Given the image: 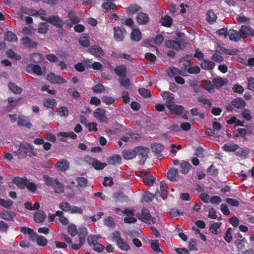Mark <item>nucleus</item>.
I'll list each match as a JSON object with an SVG mask.
<instances>
[{"label":"nucleus","mask_w":254,"mask_h":254,"mask_svg":"<svg viewBox=\"0 0 254 254\" xmlns=\"http://www.w3.org/2000/svg\"><path fill=\"white\" fill-rule=\"evenodd\" d=\"M155 178L153 176H148L143 179V183L148 186H152L155 182Z\"/></svg>","instance_id":"obj_55"},{"label":"nucleus","mask_w":254,"mask_h":254,"mask_svg":"<svg viewBox=\"0 0 254 254\" xmlns=\"http://www.w3.org/2000/svg\"><path fill=\"white\" fill-rule=\"evenodd\" d=\"M31 150L32 147L30 144L23 141L20 144L18 150L15 151L14 153L17 156L18 159H22L25 158L27 156V153Z\"/></svg>","instance_id":"obj_2"},{"label":"nucleus","mask_w":254,"mask_h":254,"mask_svg":"<svg viewBox=\"0 0 254 254\" xmlns=\"http://www.w3.org/2000/svg\"><path fill=\"white\" fill-rule=\"evenodd\" d=\"M231 103L232 106L239 109H244L246 106V102L241 97H237L233 99Z\"/></svg>","instance_id":"obj_13"},{"label":"nucleus","mask_w":254,"mask_h":254,"mask_svg":"<svg viewBox=\"0 0 254 254\" xmlns=\"http://www.w3.org/2000/svg\"><path fill=\"white\" fill-rule=\"evenodd\" d=\"M250 153V150L248 148H240L236 152V155L240 157L247 158Z\"/></svg>","instance_id":"obj_48"},{"label":"nucleus","mask_w":254,"mask_h":254,"mask_svg":"<svg viewBox=\"0 0 254 254\" xmlns=\"http://www.w3.org/2000/svg\"><path fill=\"white\" fill-rule=\"evenodd\" d=\"M67 92L69 95L75 100H79L81 98L80 94L75 88H68L67 90Z\"/></svg>","instance_id":"obj_41"},{"label":"nucleus","mask_w":254,"mask_h":254,"mask_svg":"<svg viewBox=\"0 0 254 254\" xmlns=\"http://www.w3.org/2000/svg\"><path fill=\"white\" fill-rule=\"evenodd\" d=\"M114 32L115 40L118 42L122 41L124 39V35L127 33L125 29L119 26L114 27Z\"/></svg>","instance_id":"obj_7"},{"label":"nucleus","mask_w":254,"mask_h":254,"mask_svg":"<svg viewBox=\"0 0 254 254\" xmlns=\"http://www.w3.org/2000/svg\"><path fill=\"white\" fill-rule=\"evenodd\" d=\"M18 38L16 35L10 31H7L5 34L4 40L8 42L17 41Z\"/></svg>","instance_id":"obj_39"},{"label":"nucleus","mask_w":254,"mask_h":254,"mask_svg":"<svg viewBox=\"0 0 254 254\" xmlns=\"http://www.w3.org/2000/svg\"><path fill=\"white\" fill-rule=\"evenodd\" d=\"M43 178L44 181L45 182L46 185L49 187L51 186L53 187L56 183V182L58 181L57 178L51 177L47 175H44Z\"/></svg>","instance_id":"obj_36"},{"label":"nucleus","mask_w":254,"mask_h":254,"mask_svg":"<svg viewBox=\"0 0 254 254\" xmlns=\"http://www.w3.org/2000/svg\"><path fill=\"white\" fill-rule=\"evenodd\" d=\"M239 34L242 39H245L249 36L254 37V30L250 26L243 25L239 30Z\"/></svg>","instance_id":"obj_3"},{"label":"nucleus","mask_w":254,"mask_h":254,"mask_svg":"<svg viewBox=\"0 0 254 254\" xmlns=\"http://www.w3.org/2000/svg\"><path fill=\"white\" fill-rule=\"evenodd\" d=\"M245 238H243V239L237 240L236 241V244L238 246L239 249L241 251L243 254H250V251H243L244 248H245V245L244 244V243L245 242Z\"/></svg>","instance_id":"obj_42"},{"label":"nucleus","mask_w":254,"mask_h":254,"mask_svg":"<svg viewBox=\"0 0 254 254\" xmlns=\"http://www.w3.org/2000/svg\"><path fill=\"white\" fill-rule=\"evenodd\" d=\"M44 59V56L41 54L33 53V63H39Z\"/></svg>","instance_id":"obj_62"},{"label":"nucleus","mask_w":254,"mask_h":254,"mask_svg":"<svg viewBox=\"0 0 254 254\" xmlns=\"http://www.w3.org/2000/svg\"><path fill=\"white\" fill-rule=\"evenodd\" d=\"M112 56L116 58H122L131 61L132 58L129 55H127L124 53H118L116 52H113Z\"/></svg>","instance_id":"obj_54"},{"label":"nucleus","mask_w":254,"mask_h":254,"mask_svg":"<svg viewBox=\"0 0 254 254\" xmlns=\"http://www.w3.org/2000/svg\"><path fill=\"white\" fill-rule=\"evenodd\" d=\"M213 84L217 88H220L227 84V80L221 77L214 78L212 80Z\"/></svg>","instance_id":"obj_37"},{"label":"nucleus","mask_w":254,"mask_h":254,"mask_svg":"<svg viewBox=\"0 0 254 254\" xmlns=\"http://www.w3.org/2000/svg\"><path fill=\"white\" fill-rule=\"evenodd\" d=\"M166 106L172 114L176 115H181L184 110V107L183 106L174 104H173V102L170 104H167Z\"/></svg>","instance_id":"obj_6"},{"label":"nucleus","mask_w":254,"mask_h":254,"mask_svg":"<svg viewBox=\"0 0 254 254\" xmlns=\"http://www.w3.org/2000/svg\"><path fill=\"white\" fill-rule=\"evenodd\" d=\"M46 14V11L43 9H40L39 10H34L33 9V16L39 15L42 20L47 21L46 18L44 16Z\"/></svg>","instance_id":"obj_45"},{"label":"nucleus","mask_w":254,"mask_h":254,"mask_svg":"<svg viewBox=\"0 0 254 254\" xmlns=\"http://www.w3.org/2000/svg\"><path fill=\"white\" fill-rule=\"evenodd\" d=\"M159 22L161 24L166 27H170L173 23V19L168 15L162 16L160 19Z\"/></svg>","instance_id":"obj_21"},{"label":"nucleus","mask_w":254,"mask_h":254,"mask_svg":"<svg viewBox=\"0 0 254 254\" xmlns=\"http://www.w3.org/2000/svg\"><path fill=\"white\" fill-rule=\"evenodd\" d=\"M178 174V170L174 168L169 169L167 173V177L168 179L172 182L176 181V177Z\"/></svg>","instance_id":"obj_32"},{"label":"nucleus","mask_w":254,"mask_h":254,"mask_svg":"<svg viewBox=\"0 0 254 254\" xmlns=\"http://www.w3.org/2000/svg\"><path fill=\"white\" fill-rule=\"evenodd\" d=\"M151 148L152 152L156 154H159L164 149V145L160 143H154L151 144Z\"/></svg>","instance_id":"obj_31"},{"label":"nucleus","mask_w":254,"mask_h":254,"mask_svg":"<svg viewBox=\"0 0 254 254\" xmlns=\"http://www.w3.org/2000/svg\"><path fill=\"white\" fill-rule=\"evenodd\" d=\"M37 237L36 242L37 244L40 246H46L48 244L47 239L42 236H37L36 232H34L33 230V237Z\"/></svg>","instance_id":"obj_28"},{"label":"nucleus","mask_w":254,"mask_h":254,"mask_svg":"<svg viewBox=\"0 0 254 254\" xmlns=\"http://www.w3.org/2000/svg\"><path fill=\"white\" fill-rule=\"evenodd\" d=\"M102 7L105 9H114L117 7L113 2H109L108 1L104 2L102 4Z\"/></svg>","instance_id":"obj_64"},{"label":"nucleus","mask_w":254,"mask_h":254,"mask_svg":"<svg viewBox=\"0 0 254 254\" xmlns=\"http://www.w3.org/2000/svg\"><path fill=\"white\" fill-rule=\"evenodd\" d=\"M59 206L60 209H61L63 211L65 212L70 211L71 208V205H70V203L65 201H64L60 203Z\"/></svg>","instance_id":"obj_52"},{"label":"nucleus","mask_w":254,"mask_h":254,"mask_svg":"<svg viewBox=\"0 0 254 254\" xmlns=\"http://www.w3.org/2000/svg\"><path fill=\"white\" fill-rule=\"evenodd\" d=\"M79 239H83V241H85V238L87 235L88 232L87 228L82 226L78 228V231L77 232Z\"/></svg>","instance_id":"obj_40"},{"label":"nucleus","mask_w":254,"mask_h":254,"mask_svg":"<svg viewBox=\"0 0 254 254\" xmlns=\"http://www.w3.org/2000/svg\"><path fill=\"white\" fill-rule=\"evenodd\" d=\"M227 36H229L231 41L237 42L240 40L241 37L239 34V31L234 29H230L228 32Z\"/></svg>","instance_id":"obj_22"},{"label":"nucleus","mask_w":254,"mask_h":254,"mask_svg":"<svg viewBox=\"0 0 254 254\" xmlns=\"http://www.w3.org/2000/svg\"><path fill=\"white\" fill-rule=\"evenodd\" d=\"M161 95L164 99H167L168 100V104L173 102L174 97L172 93L168 91H163L161 93Z\"/></svg>","instance_id":"obj_47"},{"label":"nucleus","mask_w":254,"mask_h":254,"mask_svg":"<svg viewBox=\"0 0 254 254\" xmlns=\"http://www.w3.org/2000/svg\"><path fill=\"white\" fill-rule=\"evenodd\" d=\"M107 164L106 163L101 162L100 161L97 160V159L95 160L94 164L92 167L97 170H102L104 169L106 166Z\"/></svg>","instance_id":"obj_51"},{"label":"nucleus","mask_w":254,"mask_h":254,"mask_svg":"<svg viewBox=\"0 0 254 254\" xmlns=\"http://www.w3.org/2000/svg\"><path fill=\"white\" fill-rule=\"evenodd\" d=\"M136 155L142 156L140 161V164L143 165L144 164L146 159L148 158V155L149 152V149L147 147L137 146L135 147Z\"/></svg>","instance_id":"obj_4"},{"label":"nucleus","mask_w":254,"mask_h":254,"mask_svg":"<svg viewBox=\"0 0 254 254\" xmlns=\"http://www.w3.org/2000/svg\"><path fill=\"white\" fill-rule=\"evenodd\" d=\"M130 38L133 41H139L142 38V34L139 29H133L131 33Z\"/></svg>","instance_id":"obj_29"},{"label":"nucleus","mask_w":254,"mask_h":254,"mask_svg":"<svg viewBox=\"0 0 254 254\" xmlns=\"http://www.w3.org/2000/svg\"><path fill=\"white\" fill-rule=\"evenodd\" d=\"M118 247L124 251H127L130 249V247L129 245L124 240L122 239H120L117 243Z\"/></svg>","instance_id":"obj_34"},{"label":"nucleus","mask_w":254,"mask_h":254,"mask_svg":"<svg viewBox=\"0 0 254 254\" xmlns=\"http://www.w3.org/2000/svg\"><path fill=\"white\" fill-rule=\"evenodd\" d=\"M47 79L52 84L65 83L66 81L62 76L50 72L47 76Z\"/></svg>","instance_id":"obj_5"},{"label":"nucleus","mask_w":254,"mask_h":254,"mask_svg":"<svg viewBox=\"0 0 254 254\" xmlns=\"http://www.w3.org/2000/svg\"><path fill=\"white\" fill-rule=\"evenodd\" d=\"M7 100L8 101V105L6 106V109L8 110H10L16 106L15 104L13 105L12 103L13 102L18 103L20 101V99L16 100L14 97H9L7 98Z\"/></svg>","instance_id":"obj_49"},{"label":"nucleus","mask_w":254,"mask_h":254,"mask_svg":"<svg viewBox=\"0 0 254 254\" xmlns=\"http://www.w3.org/2000/svg\"><path fill=\"white\" fill-rule=\"evenodd\" d=\"M141 7L139 5L133 4L127 7V10L129 13L134 14L139 11Z\"/></svg>","instance_id":"obj_60"},{"label":"nucleus","mask_w":254,"mask_h":254,"mask_svg":"<svg viewBox=\"0 0 254 254\" xmlns=\"http://www.w3.org/2000/svg\"><path fill=\"white\" fill-rule=\"evenodd\" d=\"M114 70L116 74L119 77L123 78L126 76L127 69L125 65H117Z\"/></svg>","instance_id":"obj_23"},{"label":"nucleus","mask_w":254,"mask_h":254,"mask_svg":"<svg viewBox=\"0 0 254 254\" xmlns=\"http://www.w3.org/2000/svg\"><path fill=\"white\" fill-rule=\"evenodd\" d=\"M15 184L19 189H23L27 188L29 190L32 191V183L26 177H14L12 179V182L8 184L11 186L12 183Z\"/></svg>","instance_id":"obj_1"},{"label":"nucleus","mask_w":254,"mask_h":254,"mask_svg":"<svg viewBox=\"0 0 254 254\" xmlns=\"http://www.w3.org/2000/svg\"><path fill=\"white\" fill-rule=\"evenodd\" d=\"M69 163L65 159H60L55 164V167L61 171H65L68 169Z\"/></svg>","instance_id":"obj_14"},{"label":"nucleus","mask_w":254,"mask_h":254,"mask_svg":"<svg viewBox=\"0 0 254 254\" xmlns=\"http://www.w3.org/2000/svg\"><path fill=\"white\" fill-rule=\"evenodd\" d=\"M53 188L55 192L56 193H61L64 192V185L60 182L58 180L56 182V183Z\"/></svg>","instance_id":"obj_44"},{"label":"nucleus","mask_w":254,"mask_h":254,"mask_svg":"<svg viewBox=\"0 0 254 254\" xmlns=\"http://www.w3.org/2000/svg\"><path fill=\"white\" fill-rule=\"evenodd\" d=\"M13 204V201L11 199L6 200L0 198V205L6 208H9Z\"/></svg>","instance_id":"obj_58"},{"label":"nucleus","mask_w":254,"mask_h":254,"mask_svg":"<svg viewBox=\"0 0 254 254\" xmlns=\"http://www.w3.org/2000/svg\"><path fill=\"white\" fill-rule=\"evenodd\" d=\"M160 192H159L161 197L165 200L167 196L168 191L167 190V185L165 182H161L160 183Z\"/></svg>","instance_id":"obj_35"},{"label":"nucleus","mask_w":254,"mask_h":254,"mask_svg":"<svg viewBox=\"0 0 254 254\" xmlns=\"http://www.w3.org/2000/svg\"><path fill=\"white\" fill-rule=\"evenodd\" d=\"M222 149L226 152H235L239 149V146L237 144L228 143L223 145Z\"/></svg>","instance_id":"obj_26"},{"label":"nucleus","mask_w":254,"mask_h":254,"mask_svg":"<svg viewBox=\"0 0 254 254\" xmlns=\"http://www.w3.org/2000/svg\"><path fill=\"white\" fill-rule=\"evenodd\" d=\"M88 50L90 53L95 57H100L104 55V52L102 48L96 45L91 46Z\"/></svg>","instance_id":"obj_11"},{"label":"nucleus","mask_w":254,"mask_h":254,"mask_svg":"<svg viewBox=\"0 0 254 254\" xmlns=\"http://www.w3.org/2000/svg\"><path fill=\"white\" fill-rule=\"evenodd\" d=\"M58 135L64 137H70L72 139H76L77 137L76 134L73 131L60 132Z\"/></svg>","instance_id":"obj_57"},{"label":"nucleus","mask_w":254,"mask_h":254,"mask_svg":"<svg viewBox=\"0 0 254 254\" xmlns=\"http://www.w3.org/2000/svg\"><path fill=\"white\" fill-rule=\"evenodd\" d=\"M222 225L221 222H215L211 224L210 227V231L215 235L218 234V229Z\"/></svg>","instance_id":"obj_56"},{"label":"nucleus","mask_w":254,"mask_h":254,"mask_svg":"<svg viewBox=\"0 0 254 254\" xmlns=\"http://www.w3.org/2000/svg\"><path fill=\"white\" fill-rule=\"evenodd\" d=\"M27 14L32 15V9L24 6H21L19 8V12L18 13L19 19L21 20L24 19V15Z\"/></svg>","instance_id":"obj_20"},{"label":"nucleus","mask_w":254,"mask_h":254,"mask_svg":"<svg viewBox=\"0 0 254 254\" xmlns=\"http://www.w3.org/2000/svg\"><path fill=\"white\" fill-rule=\"evenodd\" d=\"M8 87L14 94H20L22 91V89L13 82H10L8 83Z\"/></svg>","instance_id":"obj_38"},{"label":"nucleus","mask_w":254,"mask_h":254,"mask_svg":"<svg viewBox=\"0 0 254 254\" xmlns=\"http://www.w3.org/2000/svg\"><path fill=\"white\" fill-rule=\"evenodd\" d=\"M123 157L126 160H131L136 156V149H126L124 150L122 153Z\"/></svg>","instance_id":"obj_17"},{"label":"nucleus","mask_w":254,"mask_h":254,"mask_svg":"<svg viewBox=\"0 0 254 254\" xmlns=\"http://www.w3.org/2000/svg\"><path fill=\"white\" fill-rule=\"evenodd\" d=\"M232 90L235 93L241 94L244 92V89L242 85L237 83L233 85L232 87Z\"/></svg>","instance_id":"obj_63"},{"label":"nucleus","mask_w":254,"mask_h":254,"mask_svg":"<svg viewBox=\"0 0 254 254\" xmlns=\"http://www.w3.org/2000/svg\"><path fill=\"white\" fill-rule=\"evenodd\" d=\"M139 94L144 98L150 97L151 96V92L149 89L144 88H140L138 89Z\"/></svg>","instance_id":"obj_61"},{"label":"nucleus","mask_w":254,"mask_h":254,"mask_svg":"<svg viewBox=\"0 0 254 254\" xmlns=\"http://www.w3.org/2000/svg\"><path fill=\"white\" fill-rule=\"evenodd\" d=\"M0 215L2 219L7 221H13L14 217L15 216L14 212L10 211H7L5 212H1Z\"/></svg>","instance_id":"obj_33"},{"label":"nucleus","mask_w":254,"mask_h":254,"mask_svg":"<svg viewBox=\"0 0 254 254\" xmlns=\"http://www.w3.org/2000/svg\"><path fill=\"white\" fill-rule=\"evenodd\" d=\"M149 20L148 15L145 13L140 12L137 14L136 21L138 24L145 25Z\"/></svg>","instance_id":"obj_16"},{"label":"nucleus","mask_w":254,"mask_h":254,"mask_svg":"<svg viewBox=\"0 0 254 254\" xmlns=\"http://www.w3.org/2000/svg\"><path fill=\"white\" fill-rule=\"evenodd\" d=\"M89 39V35L84 34V36H82L79 38L78 42L83 47H88L90 45Z\"/></svg>","instance_id":"obj_27"},{"label":"nucleus","mask_w":254,"mask_h":254,"mask_svg":"<svg viewBox=\"0 0 254 254\" xmlns=\"http://www.w3.org/2000/svg\"><path fill=\"white\" fill-rule=\"evenodd\" d=\"M23 46L27 48L32 47V40L28 37L25 36L21 40Z\"/></svg>","instance_id":"obj_53"},{"label":"nucleus","mask_w":254,"mask_h":254,"mask_svg":"<svg viewBox=\"0 0 254 254\" xmlns=\"http://www.w3.org/2000/svg\"><path fill=\"white\" fill-rule=\"evenodd\" d=\"M136 216L139 220L145 223H147L152 218L149 210L145 208L142 209L141 214H138Z\"/></svg>","instance_id":"obj_9"},{"label":"nucleus","mask_w":254,"mask_h":254,"mask_svg":"<svg viewBox=\"0 0 254 254\" xmlns=\"http://www.w3.org/2000/svg\"><path fill=\"white\" fill-rule=\"evenodd\" d=\"M200 65L202 69L209 70L212 69L215 64L213 62L204 59L202 62L200 63Z\"/></svg>","instance_id":"obj_25"},{"label":"nucleus","mask_w":254,"mask_h":254,"mask_svg":"<svg viewBox=\"0 0 254 254\" xmlns=\"http://www.w3.org/2000/svg\"><path fill=\"white\" fill-rule=\"evenodd\" d=\"M217 16L212 10H209L206 14V20L209 23H213L216 21Z\"/></svg>","instance_id":"obj_43"},{"label":"nucleus","mask_w":254,"mask_h":254,"mask_svg":"<svg viewBox=\"0 0 254 254\" xmlns=\"http://www.w3.org/2000/svg\"><path fill=\"white\" fill-rule=\"evenodd\" d=\"M68 19L65 21V24L68 27L71 28L73 24H75L79 22V19L76 16L74 12L70 11L68 13Z\"/></svg>","instance_id":"obj_10"},{"label":"nucleus","mask_w":254,"mask_h":254,"mask_svg":"<svg viewBox=\"0 0 254 254\" xmlns=\"http://www.w3.org/2000/svg\"><path fill=\"white\" fill-rule=\"evenodd\" d=\"M191 168V165L188 161L183 160L180 163V172L184 175H187Z\"/></svg>","instance_id":"obj_18"},{"label":"nucleus","mask_w":254,"mask_h":254,"mask_svg":"<svg viewBox=\"0 0 254 254\" xmlns=\"http://www.w3.org/2000/svg\"><path fill=\"white\" fill-rule=\"evenodd\" d=\"M33 218L35 222L42 223L46 218V214L43 210H38L35 212Z\"/></svg>","instance_id":"obj_12"},{"label":"nucleus","mask_w":254,"mask_h":254,"mask_svg":"<svg viewBox=\"0 0 254 254\" xmlns=\"http://www.w3.org/2000/svg\"><path fill=\"white\" fill-rule=\"evenodd\" d=\"M46 21L58 28H62L64 25L63 20L60 17L56 15L49 16Z\"/></svg>","instance_id":"obj_8"},{"label":"nucleus","mask_w":254,"mask_h":254,"mask_svg":"<svg viewBox=\"0 0 254 254\" xmlns=\"http://www.w3.org/2000/svg\"><path fill=\"white\" fill-rule=\"evenodd\" d=\"M165 46L169 48H172L176 50H181L182 47L179 42L174 40H169L165 42Z\"/></svg>","instance_id":"obj_19"},{"label":"nucleus","mask_w":254,"mask_h":254,"mask_svg":"<svg viewBox=\"0 0 254 254\" xmlns=\"http://www.w3.org/2000/svg\"><path fill=\"white\" fill-rule=\"evenodd\" d=\"M43 103L45 107L49 109H53L57 105V101L54 98H46L43 101Z\"/></svg>","instance_id":"obj_30"},{"label":"nucleus","mask_w":254,"mask_h":254,"mask_svg":"<svg viewBox=\"0 0 254 254\" xmlns=\"http://www.w3.org/2000/svg\"><path fill=\"white\" fill-rule=\"evenodd\" d=\"M67 232L72 237L77 234V230L75 225L70 224L67 227Z\"/></svg>","instance_id":"obj_59"},{"label":"nucleus","mask_w":254,"mask_h":254,"mask_svg":"<svg viewBox=\"0 0 254 254\" xmlns=\"http://www.w3.org/2000/svg\"><path fill=\"white\" fill-rule=\"evenodd\" d=\"M17 124L19 127H25L28 128H30L31 127V124L30 122L29 119L24 116L18 117Z\"/></svg>","instance_id":"obj_15"},{"label":"nucleus","mask_w":254,"mask_h":254,"mask_svg":"<svg viewBox=\"0 0 254 254\" xmlns=\"http://www.w3.org/2000/svg\"><path fill=\"white\" fill-rule=\"evenodd\" d=\"M78 183L77 186L79 188H85L87 186L88 181L87 179L84 177H77L76 179Z\"/></svg>","instance_id":"obj_46"},{"label":"nucleus","mask_w":254,"mask_h":254,"mask_svg":"<svg viewBox=\"0 0 254 254\" xmlns=\"http://www.w3.org/2000/svg\"><path fill=\"white\" fill-rule=\"evenodd\" d=\"M58 114L62 117L66 118L68 115V109L66 107H61L57 109Z\"/></svg>","instance_id":"obj_50"},{"label":"nucleus","mask_w":254,"mask_h":254,"mask_svg":"<svg viewBox=\"0 0 254 254\" xmlns=\"http://www.w3.org/2000/svg\"><path fill=\"white\" fill-rule=\"evenodd\" d=\"M108 163L113 165H118L122 164V158L118 154H114L108 159Z\"/></svg>","instance_id":"obj_24"}]
</instances>
